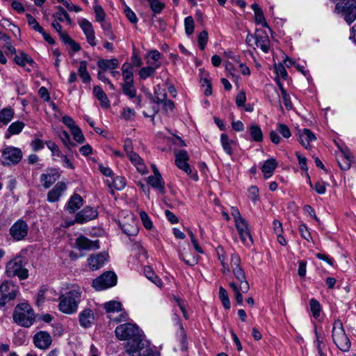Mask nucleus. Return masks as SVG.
<instances>
[{"mask_svg":"<svg viewBox=\"0 0 356 356\" xmlns=\"http://www.w3.org/2000/svg\"><path fill=\"white\" fill-rule=\"evenodd\" d=\"M117 338L121 341L129 340L125 350L131 356H147L151 351L150 343L145 339L139 327L133 323L118 325L115 330Z\"/></svg>","mask_w":356,"mask_h":356,"instance_id":"1","label":"nucleus"},{"mask_svg":"<svg viewBox=\"0 0 356 356\" xmlns=\"http://www.w3.org/2000/svg\"><path fill=\"white\" fill-rule=\"evenodd\" d=\"M229 268L236 280L229 282V286L234 292L237 304L242 305L243 293H247L250 286L245 272L241 266V258L238 254L234 253L231 255Z\"/></svg>","mask_w":356,"mask_h":356,"instance_id":"2","label":"nucleus"},{"mask_svg":"<svg viewBox=\"0 0 356 356\" xmlns=\"http://www.w3.org/2000/svg\"><path fill=\"white\" fill-rule=\"evenodd\" d=\"M81 291L79 286H73L68 291L59 296L58 310L65 314L71 315L77 312L81 302Z\"/></svg>","mask_w":356,"mask_h":356,"instance_id":"3","label":"nucleus"},{"mask_svg":"<svg viewBox=\"0 0 356 356\" xmlns=\"http://www.w3.org/2000/svg\"><path fill=\"white\" fill-rule=\"evenodd\" d=\"M15 323L24 327H31L35 322V315L33 308L26 302L18 304L13 312Z\"/></svg>","mask_w":356,"mask_h":356,"instance_id":"4","label":"nucleus"},{"mask_svg":"<svg viewBox=\"0 0 356 356\" xmlns=\"http://www.w3.org/2000/svg\"><path fill=\"white\" fill-rule=\"evenodd\" d=\"M332 338L334 343L341 351L346 353L350 350L351 342L339 319H336L333 323Z\"/></svg>","mask_w":356,"mask_h":356,"instance_id":"5","label":"nucleus"},{"mask_svg":"<svg viewBox=\"0 0 356 356\" xmlns=\"http://www.w3.org/2000/svg\"><path fill=\"white\" fill-rule=\"evenodd\" d=\"M6 273L8 277H18L20 280L28 277V270L24 268L23 259L20 256L15 257L6 264Z\"/></svg>","mask_w":356,"mask_h":356,"instance_id":"6","label":"nucleus"},{"mask_svg":"<svg viewBox=\"0 0 356 356\" xmlns=\"http://www.w3.org/2000/svg\"><path fill=\"white\" fill-rule=\"evenodd\" d=\"M29 229L27 222L22 219H19L10 227L9 234L14 241H21L27 237Z\"/></svg>","mask_w":356,"mask_h":356,"instance_id":"7","label":"nucleus"},{"mask_svg":"<svg viewBox=\"0 0 356 356\" xmlns=\"http://www.w3.org/2000/svg\"><path fill=\"white\" fill-rule=\"evenodd\" d=\"M175 156V165L178 168L184 171L188 175H189L193 179L197 181L198 176L196 172H193L191 166L188 161L189 160V155L187 152L184 149L176 152Z\"/></svg>","mask_w":356,"mask_h":356,"instance_id":"8","label":"nucleus"},{"mask_svg":"<svg viewBox=\"0 0 356 356\" xmlns=\"http://www.w3.org/2000/svg\"><path fill=\"white\" fill-rule=\"evenodd\" d=\"M117 283V276L111 271L104 273L92 282V286L97 291H102L115 286Z\"/></svg>","mask_w":356,"mask_h":356,"instance_id":"9","label":"nucleus"},{"mask_svg":"<svg viewBox=\"0 0 356 356\" xmlns=\"http://www.w3.org/2000/svg\"><path fill=\"white\" fill-rule=\"evenodd\" d=\"M18 287L12 282L5 280L0 285V305L3 306L15 298Z\"/></svg>","mask_w":356,"mask_h":356,"instance_id":"10","label":"nucleus"},{"mask_svg":"<svg viewBox=\"0 0 356 356\" xmlns=\"http://www.w3.org/2000/svg\"><path fill=\"white\" fill-rule=\"evenodd\" d=\"M1 159L4 165H15L22 160V152L18 147L8 146L2 151Z\"/></svg>","mask_w":356,"mask_h":356,"instance_id":"11","label":"nucleus"},{"mask_svg":"<svg viewBox=\"0 0 356 356\" xmlns=\"http://www.w3.org/2000/svg\"><path fill=\"white\" fill-rule=\"evenodd\" d=\"M235 226L243 243L246 246H251L253 241L247 221L244 218L238 220L235 222Z\"/></svg>","mask_w":356,"mask_h":356,"instance_id":"12","label":"nucleus"},{"mask_svg":"<svg viewBox=\"0 0 356 356\" xmlns=\"http://www.w3.org/2000/svg\"><path fill=\"white\" fill-rule=\"evenodd\" d=\"M126 218V216H124ZM127 220H120L119 225L124 234L127 236H136L138 232L137 224L131 213L127 214Z\"/></svg>","mask_w":356,"mask_h":356,"instance_id":"13","label":"nucleus"},{"mask_svg":"<svg viewBox=\"0 0 356 356\" xmlns=\"http://www.w3.org/2000/svg\"><path fill=\"white\" fill-rule=\"evenodd\" d=\"M79 25L83 32L88 43L91 46H95L97 44V40L91 22L83 18L79 21Z\"/></svg>","mask_w":356,"mask_h":356,"instance_id":"14","label":"nucleus"},{"mask_svg":"<svg viewBox=\"0 0 356 356\" xmlns=\"http://www.w3.org/2000/svg\"><path fill=\"white\" fill-rule=\"evenodd\" d=\"M98 216V211L96 209L90 207H85L81 211L76 213L74 222L83 224L93 219Z\"/></svg>","mask_w":356,"mask_h":356,"instance_id":"15","label":"nucleus"},{"mask_svg":"<svg viewBox=\"0 0 356 356\" xmlns=\"http://www.w3.org/2000/svg\"><path fill=\"white\" fill-rule=\"evenodd\" d=\"M52 342L51 335L45 331H40L33 337V343L35 346L41 350L48 349Z\"/></svg>","mask_w":356,"mask_h":356,"instance_id":"16","label":"nucleus"},{"mask_svg":"<svg viewBox=\"0 0 356 356\" xmlns=\"http://www.w3.org/2000/svg\"><path fill=\"white\" fill-rule=\"evenodd\" d=\"M75 247L79 250H97L99 248V241H91L84 236H80L75 241Z\"/></svg>","mask_w":356,"mask_h":356,"instance_id":"17","label":"nucleus"},{"mask_svg":"<svg viewBox=\"0 0 356 356\" xmlns=\"http://www.w3.org/2000/svg\"><path fill=\"white\" fill-rule=\"evenodd\" d=\"M254 44L263 52L268 53L270 50V42L267 33L261 29H257Z\"/></svg>","mask_w":356,"mask_h":356,"instance_id":"18","label":"nucleus"},{"mask_svg":"<svg viewBox=\"0 0 356 356\" xmlns=\"http://www.w3.org/2000/svg\"><path fill=\"white\" fill-rule=\"evenodd\" d=\"M108 258L106 252L92 254L88 259V266L92 270H98L105 264Z\"/></svg>","mask_w":356,"mask_h":356,"instance_id":"19","label":"nucleus"},{"mask_svg":"<svg viewBox=\"0 0 356 356\" xmlns=\"http://www.w3.org/2000/svg\"><path fill=\"white\" fill-rule=\"evenodd\" d=\"M60 177V173L56 169H49L41 175L40 181L45 188H49Z\"/></svg>","mask_w":356,"mask_h":356,"instance_id":"20","label":"nucleus"},{"mask_svg":"<svg viewBox=\"0 0 356 356\" xmlns=\"http://www.w3.org/2000/svg\"><path fill=\"white\" fill-rule=\"evenodd\" d=\"M67 190V185L65 182H58L47 194V201L55 202L59 200L63 193Z\"/></svg>","mask_w":356,"mask_h":356,"instance_id":"21","label":"nucleus"},{"mask_svg":"<svg viewBox=\"0 0 356 356\" xmlns=\"http://www.w3.org/2000/svg\"><path fill=\"white\" fill-rule=\"evenodd\" d=\"M355 0H343L340 3H337L335 6V11L337 13H341L343 15L344 20L346 21V15L350 13H355Z\"/></svg>","mask_w":356,"mask_h":356,"instance_id":"22","label":"nucleus"},{"mask_svg":"<svg viewBox=\"0 0 356 356\" xmlns=\"http://www.w3.org/2000/svg\"><path fill=\"white\" fill-rule=\"evenodd\" d=\"M337 160L340 168L347 170L350 168L353 157L348 150H341L337 155Z\"/></svg>","mask_w":356,"mask_h":356,"instance_id":"23","label":"nucleus"},{"mask_svg":"<svg viewBox=\"0 0 356 356\" xmlns=\"http://www.w3.org/2000/svg\"><path fill=\"white\" fill-rule=\"evenodd\" d=\"M80 325L83 328L91 327L95 321L94 313L90 309H86L79 315Z\"/></svg>","mask_w":356,"mask_h":356,"instance_id":"24","label":"nucleus"},{"mask_svg":"<svg viewBox=\"0 0 356 356\" xmlns=\"http://www.w3.org/2000/svg\"><path fill=\"white\" fill-rule=\"evenodd\" d=\"M220 144L224 152L231 156L234 153L237 143L236 140L230 139L226 134H222L220 135Z\"/></svg>","mask_w":356,"mask_h":356,"instance_id":"25","label":"nucleus"},{"mask_svg":"<svg viewBox=\"0 0 356 356\" xmlns=\"http://www.w3.org/2000/svg\"><path fill=\"white\" fill-rule=\"evenodd\" d=\"M104 308L106 310L107 317L112 320L113 314L122 312V304L121 302L115 300H111L106 302L104 304Z\"/></svg>","mask_w":356,"mask_h":356,"instance_id":"26","label":"nucleus"},{"mask_svg":"<svg viewBox=\"0 0 356 356\" xmlns=\"http://www.w3.org/2000/svg\"><path fill=\"white\" fill-rule=\"evenodd\" d=\"M316 139L315 135L308 129H304L299 131V141L306 149L309 148V143Z\"/></svg>","mask_w":356,"mask_h":356,"instance_id":"27","label":"nucleus"},{"mask_svg":"<svg viewBox=\"0 0 356 356\" xmlns=\"http://www.w3.org/2000/svg\"><path fill=\"white\" fill-rule=\"evenodd\" d=\"M252 8L254 11V22L257 24H260L264 28H267L270 30V32H272V30L268 25L265 17L264 15L262 10L260 8V7L257 3H253L252 5Z\"/></svg>","mask_w":356,"mask_h":356,"instance_id":"28","label":"nucleus"},{"mask_svg":"<svg viewBox=\"0 0 356 356\" xmlns=\"http://www.w3.org/2000/svg\"><path fill=\"white\" fill-rule=\"evenodd\" d=\"M216 253L219 261H220L222 269L221 271L224 275L230 273L229 264L227 262V255L225 251L221 245H218L216 248Z\"/></svg>","mask_w":356,"mask_h":356,"instance_id":"29","label":"nucleus"},{"mask_svg":"<svg viewBox=\"0 0 356 356\" xmlns=\"http://www.w3.org/2000/svg\"><path fill=\"white\" fill-rule=\"evenodd\" d=\"M83 200L81 196L79 194H74L67 202L66 209L70 213H74L83 205Z\"/></svg>","mask_w":356,"mask_h":356,"instance_id":"30","label":"nucleus"},{"mask_svg":"<svg viewBox=\"0 0 356 356\" xmlns=\"http://www.w3.org/2000/svg\"><path fill=\"white\" fill-rule=\"evenodd\" d=\"M161 54L158 50H152L149 52L148 55L146 56L147 64L154 67L155 69H158L161 67V63L160 59Z\"/></svg>","mask_w":356,"mask_h":356,"instance_id":"31","label":"nucleus"},{"mask_svg":"<svg viewBox=\"0 0 356 356\" xmlns=\"http://www.w3.org/2000/svg\"><path fill=\"white\" fill-rule=\"evenodd\" d=\"M147 182L152 188L159 190L161 193L164 192L165 182L160 173L150 175L148 177Z\"/></svg>","mask_w":356,"mask_h":356,"instance_id":"32","label":"nucleus"},{"mask_svg":"<svg viewBox=\"0 0 356 356\" xmlns=\"http://www.w3.org/2000/svg\"><path fill=\"white\" fill-rule=\"evenodd\" d=\"M277 166V163L275 159H270L266 160L261 167V170L264 173V178H270Z\"/></svg>","mask_w":356,"mask_h":356,"instance_id":"33","label":"nucleus"},{"mask_svg":"<svg viewBox=\"0 0 356 356\" xmlns=\"http://www.w3.org/2000/svg\"><path fill=\"white\" fill-rule=\"evenodd\" d=\"M24 127L25 124L22 121H15L11 123L5 134V138H9L13 135H17L20 134Z\"/></svg>","mask_w":356,"mask_h":356,"instance_id":"34","label":"nucleus"},{"mask_svg":"<svg viewBox=\"0 0 356 356\" xmlns=\"http://www.w3.org/2000/svg\"><path fill=\"white\" fill-rule=\"evenodd\" d=\"M119 63L116 58H112L110 60L100 59L97 62V66L99 69L102 71L115 70L118 67Z\"/></svg>","mask_w":356,"mask_h":356,"instance_id":"35","label":"nucleus"},{"mask_svg":"<svg viewBox=\"0 0 356 356\" xmlns=\"http://www.w3.org/2000/svg\"><path fill=\"white\" fill-rule=\"evenodd\" d=\"M94 96L100 101L101 106L104 108H108L109 106V100L106 93L102 90L101 87L95 86L93 88Z\"/></svg>","mask_w":356,"mask_h":356,"instance_id":"36","label":"nucleus"},{"mask_svg":"<svg viewBox=\"0 0 356 356\" xmlns=\"http://www.w3.org/2000/svg\"><path fill=\"white\" fill-rule=\"evenodd\" d=\"M249 133L251 136L252 140L254 142H261L264 139L263 132L260 127L254 123L250 125Z\"/></svg>","mask_w":356,"mask_h":356,"instance_id":"37","label":"nucleus"},{"mask_svg":"<svg viewBox=\"0 0 356 356\" xmlns=\"http://www.w3.org/2000/svg\"><path fill=\"white\" fill-rule=\"evenodd\" d=\"M15 112L11 107H7L0 111V123L7 125L14 118Z\"/></svg>","mask_w":356,"mask_h":356,"instance_id":"38","label":"nucleus"},{"mask_svg":"<svg viewBox=\"0 0 356 356\" xmlns=\"http://www.w3.org/2000/svg\"><path fill=\"white\" fill-rule=\"evenodd\" d=\"M130 161L136 167L137 171L140 174L145 175L148 172L147 168L139 155H134V158H131Z\"/></svg>","mask_w":356,"mask_h":356,"instance_id":"39","label":"nucleus"},{"mask_svg":"<svg viewBox=\"0 0 356 356\" xmlns=\"http://www.w3.org/2000/svg\"><path fill=\"white\" fill-rule=\"evenodd\" d=\"M122 77L124 83L134 82V74L131 64L125 63L122 66Z\"/></svg>","mask_w":356,"mask_h":356,"instance_id":"40","label":"nucleus"},{"mask_svg":"<svg viewBox=\"0 0 356 356\" xmlns=\"http://www.w3.org/2000/svg\"><path fill=\"white\" fill-rule=\"evenodd\" d=\"M79 76L81 77L83 83H89L91 80L90 75L89 74L87 70V62L82 60L79 63L78 69Z\"/></svg>","mask_w":356,"mask_h":356,"instance_id":"41","label":"nucleus"},{"mask_svg":"<svg viewBox=\"0 0 356 356\" xmlns=\"http://www.w3.org/2000/svg\"><path fill=\"white\" fill-rule=\"evenodd\" d=\"M316 339L314 341V346L318 351L319 356H327L323 351L325 348V344L323 342V337L315 330Z\"/></svg>","mask_w":356,"mask_h":356,"instance_id":"42","label":"nucleus"},{"mask_svg":"<svg viewBox=\"0 0 356 356\" xmlns=\"http://www.w3.org/2000/svg\"><path fill=\"white\" fill-rule=\"evenodd\" d=\"M144 273L146 277L157 286L161 287L162 286L161 280L154 273L149 266H145L144 268Z\"/></svg>","mask_w":356,"mask_h":356,"instance_id":"43","label":"nucleus"},{"mask_svg":"<svg viewBox=\"0 0 356 356\" xmlns=\"http://www.w3.org/2000/svg\"><path fill=\"white\" fill-rule=\"evenodd\" d=\"M15 60L17 64L21 66H25L26 64H29V65L33 67L35 64L33 60L24 52H22L19 55H17L15 58Z\"/></svg>","mask_w":356,"mask_h":356,"instance_id":"44","label":"nucleus"},{"mask_svg":"<svg viewBox=\"0 0 356 356\" xmlns=\"http://www.w3.org/2000/svg\"><path fill=\"white\" fill-rule=\"evenodd\" d=\"M156 70L154 67L147 65V66L143 67L139 70L138 75L141 79L145 80L149 77L153 76Z\"/></svg>","mask_w":356,"mask_h":356,"instance_id":"45","label":"nucleus"},{"mask_svg":"<svg viewBox=\"0 0 356 356\" xmlns=\"http://www.w3.org/2000/svg\"><path fill=\"white\" fill-rule=\"evenodd\" d=\"M124 93L130 99L136 97V90L132 83H124L122 86Z\"/></svg>","mask_w":356,"mask_h":356,"instance_id":"46","label":"nucleus"},{"mask_svg":"<svg viewBox=\"0 0 356 356\" xmlns=\"http://www.w3.org/2000/svg\"><path fill=\"white\" fill-rule=\"evenodd\" d=\"M101 27L103 30L104 35L111 40L115 39V35L112 30L111 24L109 22L106 21L100 24Z\"/></svg>","mask_w":356,"mask_h":356,"instance_id":"47","label":"nucleus"},{"mask_svg":"<svg viewBox=\"0 0 356 356\" xmlns=\"http://www.w3.org/2000/svg\"><path fill=\"white\" fill-rule=\"evenodd\" d=\"M309 306L313 316L315 318H318L320 316V313L321 311V306L320 305V302L317 300L312 298L309 301Z\"/></svg>","mask_w":356,"mask_h":356,"instance_id":"48","label":"nucleus"},{"mask_svg":"<svg viewBox=\"0 0 356 356\" xmlns=\"http://www.w3.org/2000/svg\"><path fill=\"white\" fill-rule=\"evenodd\" d=\"M150 8L154 15H157L161 13L165 5L159 0H147Z\"/></svg>","mask_w":356,"mask_h":356,"instance_id":"49","label":"nucleus"},{"mask_svg":"<svg viewBox=\"0 0 356 356\" xmlns=\"http://www.w3.org/2000/svg\"><path fill=\"white\" fill-rule=\"evenodd\" d=\"M219 298L223 307L225 309H229L230 308V302L228 293L222 286H220L219 289Z\"/></svg>","mask_w":356,"mask_h":356,"instance_id":"50","label":"nucleus"},{"mask_svg":"<svg viewBox=\"0 0 356 356\" xmlns=\"http://www.w3.org/2000/svg\"><path fill=\"white\" fill-rule=\"evenodd\" d=\"M195 28L194 19L191 16H188L184 19V29L187 35L193 33Z\"/></svg>","mask_w":356,"mask_h":356,"instance_id":"51","label":"nucleus"},{"mask_svg":"<svg viewBox=\"0 0 356 356\" xmlns=\"http://www.w3.org/2000/svg\"><path fill=\"white\" fill-rule=\"evenodd\" d=\"M307 178L309 179V186L312 188H313L317 193H318L320 195H323L326 192V184L324 181H317L315 184V185L313 186L312 181L310 180V177L308 174H307Z\"/></svg>","mask_w":356,"mask_h":356,"instance_id":"52","label":"nucleus"},{"mask_svg":"<svg viewBox=\"0 0 356 356\" xmlns=\"http://www.w3.org/2000/svg\"><path fill=\"white\" fill-rule=\"evenodd\" d=\"M71 134H72L74 139L79 143H83L85 140L84 136L78 126L73 127L70 129Z\"/></svg>","mask_w":356,"mask_h":356,"instance_id":"53","label":"nucleus"},{"mask_svg":"<svg viewBox=\"0 0 356 356\" xmlns=\"http://www.w3.org/2000/svg\"><path fill=\"white\" fill-rule=\"evenodd\" d=\"M133 149L132 141L130 139H126L124 140V149L129 160H131V158H134V155H138L137 153L134 152Z\"/></svg>","mask_w":356,"mask_h":356,"instance_id":"54","label":"nucleus"},{"mask_svg":"<svg viewBox=\"0 0 356 356\" xmlns=\"http://www.w3.org/2000/svg\"><path fill=\"white\" fill-rule=\"evenodd\" d=\"M94 11L95 13V19H96L97 22H98L100 24L106 22V20H105L106 14H105V12L104 11L102 6H100L99 5H95L94 6Z\"/></svg>","mask_w":356,"mask_h":356,"instance_id":"55","label":"nucleus"},{"mask_svg":"<svg viewBox=\"0 0 356 356\" xmlns=\"http://www.w3.org/2000/svg\"><path fill=\"white\" fill-rule=\"evenodd\" d=\"M139 215L143 226L147 229H151L153 227V224L148 214L145 211H140Z\"/></svg>","mask_w":356,"mask_h":356,"instance_id":"56","label":"nucleus"},{"mask_svg":"<svg viewBox=\"0 0 356 356\" xmlns=\"http://www.w3.org/2000/svg\"><path fill=\"white\" fill-rule=\"evenodd\" d=\"M26 17L27 18L29 25H30L35 31L39 33L42 32L43 28L31 14L27 13Z\"/></svg>","mask_w":356,"mask_h":356,"instance_id":"57","label":"nucleus"},{"mask_svg":"<svg viewBox=\"0 0 356 356\" xmlns=\"http://www.w3.org/2000/svg\"><path fill=\"white\" fill-rule=\"evenodd\" d=\"M53 17L54 18V20H56V22H63L64 20H65L67 24H72V20L67 12L54 13L53 14Z\"/></svg>","mask_w":356,"mask_h":356,"instance_id":"58","label":"nucleus"},{"mask_svg":"<svg viewBox=\"0 0 356 356\" xmlns=\"http://www.w3.org/2000/svg\"><path fill=\"white\" fill-rule=\"evenodd\" d=\"M208 41V33L206 31H202L198 35L197 42L200 49L204 50Z\"/></svg>","mask_w":356,"mask_h":356,"instance_id":"59","label":"nucleus"},{"mask_svg":"<svg viewBox=\"0 0 356 356\" xmlns=\"http://www.w3.org/2000/svg\"><path fill=\"white\" fill-rule=\"evenodd\" d=\"M277 131L280 133L285 138H289L291 136V133L289 127L284 124H278Z\"/></svg>","mask_w":356,"mask_h":356,"instance_id":"60","label":"nucleus"},{"mask_svg":"<svg viewBox=\"0 0 356 356\" xmlns=\"http://www.w3.org/2000/svg\"><path fill=\"white\" fill-rule=\"evenodd\" d=\"M45 143H46L47 147L51 152L52 156H56L58 157L61 156L62 153L60 151L58 145L54 142H52L51 140H47V141H46Z\"/></svg>","mask_w":356,"mask_h":356,"instance_id":"61","label":"nucleus"},{"mask_svg":"<svg viewBox=\"0 0 356 356\" xmlns=\"http://www.w3.org/2000/svg\"><path fill=\"white\" fill-rule=\"evenodd\" d=\"M275 72L277 76H280L284 80L287 79L288 74L283 64L278 63L275 65Z\"/></svg>","mask_w":356,"mask_h":356,"instance_id":"62","label":"nucleus"},{"mask_svg":"<svg viewBox=\"0 0 356 356\" xmlns=\"http://www.w3.org/2000/svg\"><path fill=\"white\" fill-rule=\"evenodd\" d=\"M124 13L129 19V21L132 24H136L138 22V17H136L135 13L131 10L130 8L125 6L124 9Z\"/></svg>","mask_w":356,"mask_h":356,"instance_id":"63","label":"nucleus"},{"mask_svg":"<svg viewBox=\"0 0 356 356\" xmlns=\"http://www.w3.org/2000/svg\"><path fill=\"white\" fill-rule=\"evenodd\" d=\"M248 196L250 199L256 202L259 200V188L256 186H251L248 188Z\"/></svg>","mask_w":356,"mask_h":356,"instance_id":"64","label":"nucleus"}]
</instances>
